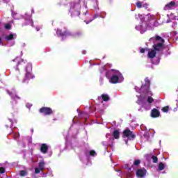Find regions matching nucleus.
<instances>
[{"label": "nucleus", "mask_w": 178, "mask_h": 178, "mask_svg": "<svg viewBox=\"0 0 178 178\" xmlns=\"http://www.w3.org/2000/svg\"><path fill=\"white\" fill-rule=\"evenodd\" d=\"M149 41L153 42V48L154 49H152L149 51L147 54L148 58L150 59H152L153 58H155V55H156V51H163L164 45H165V40L162 38L161 36H155L153 38H151Z\"/></svg>", "instance_id": "1"}, {"label": "nucleus", "mask_w": 178, "mask_h": 178, "mask_svg": "<svg viewBox=\"0 0 178 178\" xmlns=\"http://www.w3.org/2000/svg\"><path fill=\"white\" fill-rule=\"evenodd\" d=\"M111 72H114V74L110 79V83H112L113 84H116L117 83H122V81H123V75H122V74L119 71L111 70Z\"/></svg>", "instance_id": "2"}, {"label": "nucleus", "mask_w": 178, "mask_h": 178, "mask_svg": "<svg viewBox=\"0 0 178 178\" xmlns=\"http://www.w3.org/2000/svg\"><path fill=\"white\" fill-rule=\"evenodd\" d=\"M33 69V65L31 63H29L26 68V74L25 78L22 81V83H26V80H30V79H33V76L31 75V70Z\"/></svg>", "instance_id": "3"}, {"label": "nucleus", "mask_w": 178, "mask_h": 178, "mask_svg": "<svg viewBox=\"0 0 178 178\" xmlns=\"http://www.w3.org/2000/svg\"><path fill=\"white\" fill-rule=\"evenodd\" d=\"M137 104H138V105H141V104H143V108H144L146 111H149L151 109V104L147 102L144 103V97H143V95H140L139 97H138V101H137Z\"/></svg>", "instance_id": "4"}, {"label": "nucleus", "mask_w": 178, "mask_h": 178, "mask_svg": "<svg viewBox=\"0 0 178 178\" xmlns=\"http://www.w3.org/2000/svg\"><path fill=\"white\" fill-rule=\"evenodd\" d=\"M124 138L127 137L129 140H133L136 136L133 134L130 129H126L123 131Z\"/></svg>", "instance_id": "5"}, {"label": "nucleus", "mask_w": 178, "mask_h": 178, "mask_svg": "<svg viewBox=\"0 0 178 178\" xmlns=\"http://www.w3.org/2000/svg\"><path fill=\"white\" fill-rule=\"evenodd\" d=\"M175 6H176V3L175 1H170V3L165 5L163 10H172V9H175Z\"/></svg>", "instance_id": "6"}, {"label": "nucleus", "mask_w": 178, "mask_h": 178, "mask_svg": "<svg viewBox=\"0 0 178 178\" xmlns=\"http://www.w3.org/2000/svg\"><path fill=\"white\" fill-rule=\"evenodd\" d=\"M40 113H44V115H51L52 113V109L48 107H42L40 109Z\"/></svg>", "instance_id": "7"}, {"label": "nucleus", "mask_w": 178, "mask_h": 178, "mask_svg": "<svg viewBox=\"0 0 178 178\" xmlns=\"http://www.w3.org/2000/svg\"><path fill=\"white\" fill-rule=\"evenodd\" d=\"M44 168H45V163H44V161L39 163L38 168H36L35 169V173H36V174L40 173L41 172V170H44Z\"/></svg>", "instance_id": "8"}, {"label": "nucleus", "mask_w": 178, "mask_h": 178, "mask_svg": "<svg viewBox=\"0 0 178 178\" xmlns=\"http://www.w3.org/2000/svg\"><path fill=\"white\" fill-rule=\"evenodd\" d=\"M147 174V170L144 168L139 169L136 171V176L138 177H144Z\"/></svg>", "instance_id": "9"}, {"label": "nucleus", "mask_w": 178, "mask_h": 178, "mask_svg": "<svg viewBox=\"0 0 178 178\" xmlns=\"http://www.w3.org/2000/svg\"><path fill=\"white\" fill-rule=\"evenodd\" d=\"M136 29L140 31L141 34H143V33L147 31V26L145 25V23H144L140 26H136Z\"/></svg>", "instance_id": "10"}, {"label": "nucleus", "mask_w": 178, "mask_h": 178, "mask_svg": "<svg viewBox=\"0 0 178 178\" xmlns=\"http://www.w3.org/2000/svg\"><path fill=\"white\" fill-rule=\"evenodd\" d=\"M147 161H149V159H152L153 161V163H156V162H158V157H156V156H152L151 154H146L145 155Z\"/></svg>", "instance_id": "11"}, {"label": "nucleus", "mask_w": 178, "mask_h": 178, "mask_svg": "<svg viewBox=\"0 0 178 178\" xmlns=\"http://www.w3.org/2000/svg\"><path fill=\"white\" fill-rule=\"evenodd\" d=\"M99 101H101V102H103V101L108 102L109 101L110 98L108 95L103 94L101 97H98Z\"/></svg>", "instance_id": "12"}, {"label": "nucleus", "mask_w": 178, "mask_h": 178, "mask_svg": "<svg viewBox=\"0 0 178 178\" xmlns=\"http://www.w3.org/2000/svg\"><path fill=\"white\" fill-rule=\"evenodd\" d=\"M159 115H160L159 111L156 108H154L152 111V113H151L152 118H159Z\"/></svg>", "instance_id": "13"}, {"label": "nucleus", "mask_w": 178, "mask_h": 178, "mask_svg": "<svg viewBox=\"0 0 178 178\" xmlns=\"http://www.w3.org/2000/svg\"><path fill=\"white\" fill-rule=\"evenodd\" d=\"M40 151L42 154H47L48 152V145L47 144H42Z\"/></svg>", "instance_id": "14"}, {"label": "nucleus", "mask_w": 178, "mask_h": 178, "mask_svg": "<svg viewBox=\"0 0 178 178\" xmlns=\"http://www.w3.org/2000/svg\"><path fill=\"white\" fill-rule=\"evenodd\" d=\"M57 35H60L61 37H67L69 35V33L65 31L64 33H62V31L60 29H58L56 32Z\"/></svg>", "instance_id": "15"}, {"label": "nucleus", "mask_w": 178, "mask_h": 178, "mask_svg": "<svg viewBox=\"0 0 178 178\" xmlns=\"http://www.w3.org/2000/svg\"><path fill=\"white\" fill-rule=\"evenodd\" d=\"M168 19L166 21V23H170V20H175L176 19V16H175L173 14L168 15Z\"/></svg>", "instance_id": "16"}, {"label": "nucleus", "mask_w": 178, "mask_h": 178, "mask_svg": "<svg viewBox=\"0 0 178 178\" xmlns=\"http://www.w3.org/2000/svg\"><path fill=\"white\" fill-rule=\"evenodd\" d=\"M13 38H16V34H10L6 36V40H7V41H10V40H13Z\"/></svg>", "instance_id": "17"}, {"label": "nucleus", "mask_w": 178, "mask_h": 178, "mask_svg": "<svg viewBox=\"0 0 178 178\" xmlns=\"http://www.w3.org/2000/svg\"><path fill=\"white\" fill-rule=\"evenodd\" d=\"M113 136L114 137V138H119V136H120V133L119 132V131L118 130H115L113 133Z\"/></svg>", "instance_id": "18"}, {"label": "nucleus", "mask_w": 178, "mask_h": 178, "mask_svg": "<svg viewBox=\"0 0 178 178\" xmlns=\"http://www.w3.org/2000/svg\"><path fill=\"white\" fill-rule=\"evenodd\" d=\"M165 169V164L163 163H160L159 164V170H163Z\"/></svg>", "instance_id": "19"}, {"label": "nucleus", "mask_w": 178, "mask_h": 178, "mask_svg": "<svg viewBox=\"0 0 178 178\" xmlns=\"http://www.w3.org/2000/svg\"><path fill=\"white\" fill-rule=\"evenodd\" d=\"M152 102H154V98H152V97H149L147 98V103L151 105V104H152Z\"/></svg>", "instance_id": "20"}, {"label": "nucleus", "mask_w": 178, "mask_h": 178, "mask_svg": "<svg viewBox=\"0 0 178 178\" xmlns=\"http://www.w3.org/2000/svg\"><path fill=\"white\" fill-rule=\"evenodd\" d=\"M145 86H146L147 87H149V79H148V78H146V79H145Z\"/></svg>", "instance_id": "21"}, {"label": "nucleus", "mask_w": 178, "mask_h": 178, "mask_svg": "<svg viewBox=\"0 0 178 178\" xmlns=\"http://www.w3.org/2000/svg\"><path fill=\"white\" fill-rule=\"evenodd\" d=\"M20 176H26L27 175V172L24 171V170H22L19 172Z\"/></svg>", "instance_id": "22"}, {"label": "nucleus", "mask_w": 178, "mask_h": 178, "mask_svg": "<svg viewBox=\"0 0 178 178\" xmlns=\"http://www.w3.org/2000/svg\"><path fill=\"white\" fill-rule=\"evenodd\" d=\"M162 111H163V112H165V113L168 112L169 111V106H167L163 108Z\"/></svg>", "instance_id": "23"}, {"label": "nucleus", "mask_w": 178, "mask_h": 178, "mask_svg": "<svg viewBox=\"0 0 178 178\" xmlns=\"http://www.w3.org/2000/svg\"><path fill=\"white\" fill-rule=\"evenodd\" d=\"M90 155H91L92 156H95V155H97V152H95V151L94 150H91L90 152Z\"/></svg>", "instance_id": "24"}, {"label": "nucleus", "mask_w": 178, "mask_h": 178, "mask_svg": "<svg viewBox=\"0 0 178 178\" xmlns=\"http://www.w3.org/2000/svg\"><path fill=\"white\" fill-rule=\"evenodd\" d=\"M136 6H137V8H142L143 7V3L140 1H138V2L136 3Z\"/></svg>", "instance_id": "25"}, {"label": "nucleus", "mask_w": 178, "mask_h": 178, "mask_svg": "<svg viewBox=\"0 0 178 178\" xmlns=\"http://www.w3.org/2000/svg\"><path fill=\"white\" fill-rule=\"evenodd\" d=\"M140 163V160H136L134 163V165H135L136 166H138V165Z\"/></svg>", "instance_id": "26"}, {"label": "nucleus", "mask_w": 178, "mask_h": 178, "mask_svg": "<svg viewBox=\"0 0 178 178\" xmlns=\"http://www.w3.org/2000/svg\"><path fill=\"white\" fill-rule=\"evenodd\" d=\"M0 173L1 174L5 173V168L0 167Z\"/></svg>", "instance_id": "27"}, {"label": "nucleus", "mask_w": 178, "mask_h": 178, "mask_svg": "<svg viewBox=\"0 0 178 178\" xmlns=\"http://www.w3.org/2000/svg\"><path fill=\"white\" fill-rule=\"evenodd\" d=\"M74 15V16H80V11H79V10L75 11Z\"/></svg>", "instance_id": "28"}, {"label": "nucleus", "mask_w": 178, "mask_h": 178, "mask_svg": "<svg viewBox=\"0 0 178 178\" xmlns=\"http://www.w3.org/2000/svg\"><path fill=\"white\" fill-rule=\"evenodd\" d=\"M172 29H176L177 27V23L174 22L172 25Z\"/></svg>", "instance_id": "29"}, {"label": "nucleus", "mask_w": 178, "mask_h": 178, "mask_svg": "<svg viewBox=\"0 0 178 178\" xmlns=\"http://www.w3.org/2000/svg\"><path fill=\"white\" fill-rule=\"evenodd\" d=\"M5 29H6L7 30H9V29H10V24H6Z\"/></svg>", "instance_id": "30"}, {"label": "nucleus", "mask_w": 178, "mask_h": 178, "mask_svg": "<svg viewBox=\"0 0 178 178\" xmlns=\"http://www.w3.org/2000/svg\"><path fill=\"white\" fill-rule=\"evenodd\" d=\"M145 92H147V95H152V93H151L148 90H146Z\"/></svg>", "instance_id": "31"}, {"label": "nucleus", "mask_w": 178, "mask_h": 178, "mask_svg": "<svg viewBox=\"0 0 178 178\" xmlns=\"http://www.w3.org/2000/svg\"><path fill=\"white\" fill-rule=\"evenodd\" d=\"M140 51L141 54H144V52H145V49H140Z\"/></svg>", "instance_id": "32"}, {"label": "nucleus", "mask_w": 178, "mask_h": 178, "mask_svg": "<svg viewBox=\"0 0 178 178\" xmlns=\"http://www.w3.org/2000/svg\"><path fill=\"white\" fill-rule=\"evenodd\" d=\"M143 90H144V86H141V88L139 90V91H138V92H143Z\"/></svg>", "instance_id": "33"}, {"label": "nucleus", "mask_w": 178, "mask_h": 178, "mask_svg": "<svg viewBox=\"0 0 178 178\" xmlns=\"http://www.w3.org/2000/svg\"><path fill=\"white\" fill-rule=\"evenodd\" d=\"M106 77H107V79H109V72H106Z\"/></svg>", "instance_id": "34"}, {"label": "nucleus", "mask_w": 178, "mask_h": 178, "mask_svg": "<svg viewBox=\"0 0 178 178\" xmlns=\"http://www.w3.org/2000/svg\"><path fill=\"white\" fill-rule=\"evenodd\" d=\"M12 97V98H13L14 99H16V98H18L19 99V97H17V96H15L14 97H13V96H11Z\"/></svg>", "instance_id": "35"}, {"label": "nucleus", "mask_w": 178, "mask_h": 178, "mask_svg": "<svg viewBox=\"0 0 178 178\" xmlns=\"http://www.w3.org/2000/svg\"><path fill=\"white\" fill-rule=\"evenodd\" d=\"M2 44V38H0V44Z\"/></svg>", "instance_id": "36"}, {"label": "nucleus", "mask_w": 178, "mask_h": 178, "mask_svg": "<svg viewBox=\"0 0 178 178\" xmlns=\"http://www.w3.org/2000/svg\"><path fill=\"white\" fill-rule=\"evenodd\" d=\"M90 22H92V19H91L90 21L86 22V24H88V23H90Z\"/></svg>", "instance_id": "37"}, {"label": "nucleus", "mask_w": 178, "mask_h": 178, "mask_svg": "<svg viewBox=\"0 0 178 178\" xmlns=\"http://www.w3.org/2000/svg\"><path fill=\"white\" fill-rule=\"evenodd\" d=\"M173 34L175 35H176L177 34V32H173Z\"/></svg>", "instance_id": "38"}, {"label": "nucleus", "mask_w": 178, "mask_h": 178, "mask_svg": "<svg viewBox=\"0 0 178 178\" xmlns=\"http://www.w3.org/2000/svg\"><path fill=\"white\" fill-rule=\"evenodd\" d=\"M104 79L102 78L100 79V81H103Z\"/></svg>", "instance_id": "39"}, {"label": "nucleus", "mask_w": 178, "mask_h": 178, "mask_svg": "<svg viewBox=\"0 0 178 178\" xmlns=\"http://www.w3.org/2000/svg\"><path fill=\"white\" fill-rule=\"evenodd\" d=\"M9 121L10 122L11 124H12V120L9 119Z\"/></svg>", "instance_id": "40"}, {"label": "nucleus", "mask_w": 178, "mask_h": 178, "mask_svg": "<svg viewBox=\"0 0 178 178\" xmlns=\"http://www.w3.org/2000/svg\"><path fill=\"white\" fill-rule=\"evenodd\" d=\"M82 54H83V55L86 54V51H83L82 52Z\"/></svg>", "instance_id": "41"}, {"label": "nucleus", "mask_w": 178, "mask_h": 178, "mask_svg": "<svg viewBox=\"0 0 178 178\" xmlns=\"http://www.w3.org/2000/svg\"><path fill=\"white\" fill-rule=\"evenodd\" d=\"M16 70H17V72H19V68L17 67V68H16Z\"/></svg>", "instance_id": "42"}, {"label": "nucleus", "mask_w": 178, "mask_h": 178, "mask_svg": "<svg viewBox=\"0 0 178 178\" xmlns=\"http://www.w3.org/2000/svg\"><path fill=\"white\" fill-rule=\"evenodd\" d=\"M103 145H105V146L106 147V145H106V144H104V143H103Z\"/></svg>", "instance_id": "43"}, {"label": "nucleus", "mask_w": 178, "mask_h": 178, "mask_svg": "<svg viewBox=\"0 0 178 178\" xmlns=\"http://www.w3.org/2000/svg\"><path fill=\"white\" fill-rule=\"evenodd\" d=\"M145 8H147V4H145V6H143Z\"/></svg>", "instance_id": "44"}, {"label": "nucleus", "mask_w": 178, "mask_h": 178, "mask_svg": "<svg viewBox=\"0 0 178 178\" xmlns=\"http://www.w3.org/2000/svg\"><path fill=\"white\" fill-rule=\"evenodd\" d=\"M20 63H22V62H18V65H20Z\"/></svg>", "instance_id": "45"}, {"label": "nucleus", "mask_w": 178, "mask_h": 178, "mask_svg": "<svg viewBox=\"0 0 178 178\" xmlns=\"http://www.w3.org/2000/svg\"><path fill=\"white\" fill-rule=\"evenodd\" d=\"M135 90H136V91H138V90H137V87L135 88Z\"/></svg>", "instance_id": "46"}, {"label": "nucleus", "mask_w": 178, "mask_h": 178, "mask_svg": "<svg viewBox=\"0 0 178 178\" xmlns=\"http://www.w3.org/2000/svg\"><path fill=\"white\" fill-rule=\"evenodd\" d=\"M28 106H29V108H30L31 106V105L29 104V105H28Z\"/></svg>", "instance_id": "47"}, {"label": "nucleus", "mask_w": 178, "mask_h": 178, "mask_svg": "<svg viewBox=\"0 0 178 178\" xmlns=\"http://www.w3.org/2000/svg\"><path fill=\"white\" fill-rule=\"evenodd\" d=\"M8 94H9L10 95H12V93H9V92H8Z\"/></svg>", "instance_id": "48"}, {"label": "nucleus", "mask_w": 178, "mask_h": 178, "mask_svg": "<svg viewBox=\"0 0 178 178\" xmlns=\"http://www.w3.org/2000/svg\"><path fill=\"white\" fill-rule=\"evenodd\" d=\"M29 104H26V106H29Z\"/></svg>", "instance_id": "49"}, {"label": "nucleus", "mask_w": 178, "mask_h": 178, "mask_svg": "<svg viewBox=\"0 0 178 178\" xmlns=\"http://www.w3.org/2000/svg\"><path fill=\"white\" fill-rule=\"evenodd\" d=\"M33 131H34V130L32 129V133H33Z\"/></svg>", "instance_id": "50"}, {"label": "nucleus", "mask_w": 178, "mask_h": 178, "mask_svg": "<svg viewBox=\"0 0 178 178\" xmlns=\"http://www.w3.org/2000/svg\"><path fill=\"white\" fill-rule=\"evenodd\" d=\"M126 144H127V142H126Z\"/></svg>", "instance_id": "51"}]
</instances>
